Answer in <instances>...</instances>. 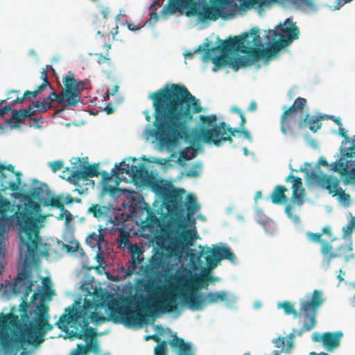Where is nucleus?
Listing matches in <instances>:
<instances>
[{
    "label": "nucleus",
    "mask_w": 355,
    "mask_h": 355,
    "mask_svg": "<svg viewBox=\"0 0 355 355\" xmlns=\"http://www.w3.org/2000/svg\"><path fill=\"white\" fill-rule=\"evenodd\" d=\"M277 307L279 309H283L286 315H293V318H297L300 317L299 311L295 309L294 305L289 301L279 302Z\"/></svg>",
    "instance_id": "40"
},
{
    "label": "nucleus",
    "mask_w": 355,
    "mask_h": 355,
    "mask_svg": "<svg viewBox=\"0 0 355 355\" xmlns=\"http://www.w3.org/2000/svg\"><path fill=\"white\" fill-rule=\"evenodd\" d=\"M281 30L286 34L287 37L276 30H269L266 36L268 48L260 49L257 48L261 45V40L259 36L260 31L258 28H252L250 33H247L249 36L244 42V46L239 49L241 52L246 53L254 60H258L263 57L270 58L275 55L293 40H297L300 34V31L295 23L289 19L284 22Z\"/></svg>",
    "instance_id": "5"
},
{
    "label": "nucleus",
    "mask_w": 355,
    "mask_h": 355,
    "mask_svg": "<svg viewBox=\"0 0 355 355\" xmlns=\"http://www.w3.org/2000/svg\"><path fill=\"white\" fill-rule=\"evenodd\" d=\"M243 6L247 9L256 7L261 10L263 8L272 5L275 0H243Z\"/></svg>",
    "instance_id": "33"
},
{
    "label": "nucleus",
    "mask_w": 355,
    "mask_h": 355,
    "mask_svg": "<svg viewBox=\"0 0 355 355\" xmlns=\"http://www.w3.org/2000/svg\"><path fill=\"white\" fill-rule=\"evenodd\" d=\"M140 172L139 167L137 166H130L129 164H126L125 160L120 163V166L117 164H115L114 168L111 170L112 175H117L119 174H130L132 173L137 175Z\"/></svg>",
    "instance_id": "25"
},
{
    "label": "nucleus",
    "mask_w": 355,
    "mask_h": 355,
    "mask_svg": "<svg viewBox=\"0 0 355 355\" xmlns=\"http://www.w3.org/2000/svg\"><path fill=\"white\" fill-rule=\"evenodd\" d=\"M340 241V239H334L330 241L322 242L320 253L327 266H329L331 261L335 259H342L345 261H348L354 257L352 253V243H343Z\"/></svg>",
    "instance_id": "12"
},
{
    "label": "nucleus",
    "mask_w": 355,
    "mask_h": 355,
    "mask_svg": "<svg viewBox=\"0 0 355 355\" xmlns=\"http://www.w3.org/2000/svg\"><path fill=\"white\" fill-rule=\"evenodd\" d=\"M343 334L341 331L323 333V346L328 352H332L339 347Z\"/></svg>",
    "instance_id": "21"
},
{
    "label": "nucleus",
    "mask_w": 355,
    "mask_h": 355,
    "mask_svg": "<svg viewBox=\"0 0 355 355\" xmlns=\"http://www.w3.org/2000/svg\"><path fill=\"white\" fill-rule=\"evenodd\" d=\"M25 252L26 248H24L21 256L19 249V257L24 259V263L14 279L12 291L15 294H22V302L19 304V311L24 327L20 331L19 340L22 344L37 347L44 341L45 334L52 330L53 325L49 322V306L42 300L40 301L33 311L34 313L33 320H30L31 311H29L28 309L31 304L27 302V299L32 292V286L35 281L28 264L35 261L37 255L33 259L28 261L26 259Z\"/></svg>",
    "instance_id": "3"
},
{
    "label": "nucleus",
    "mask_w": 355,
    "mask_h": 355,
    "mask_svg": "<svg viewBox=\"0 0 355 355\" xmlns=\"http://www.w3.org/2000/svg\"><path fill=\"white\" fill-rule=\"evenodd\" d=\"M324 298L322 292L315 289L309 300H301L300 302V316H303L302 327L299 335L303 332L309 331L317 324V315L319 308L323 304Z\"/></svg>",
    "instance_id": "10"
},
{
    "label": "nucleus",
    "mask_w": 355,
    "mask_h": 355,
    "mask_svg": "<svg viewBox=\"0 0 355 355\" xmlns=\"http://www.w3.org/2000/svg\"><path fill=\"white\" fill-rule=\"evenodd\" d=\"M108 53L106 55H103L102 53H96L95 55L98 57L97 62L98 64H103L110 61V58L108 56Z\"/></svg>",
    "instance_id": "55"
},
{
    "label": "nucleus",
    "mask_w": 355,
    "mask_h": 355,
    "mask_svg": "<svg viewBox=\"0 0 355 355\" xmlns=\"http://www.w3.org/2000/svg\"><path fill=\"white\" fill-rule=\"evenodd\" d=\"M5 165L0 164V190L5 192L8 189H10L17 195V191L19 190L21 185V175L20 171L15 173L16 182L11 181L10 178L4 173ZM15 205L12 204L8 199L5 198L0 193V214L1 215L3 221L6 223V217L8 211H12L15 210Z\"/></svg>",
    "instance_id": "17"
},
{
    "label": "nucleus",
    "mask_w": 355,
    "mask_h": 355,
    "mask_svg": "<svg viewBox=\"0 0 355 355\" xmlns=\"http://www.w3.org/2000/svg\"><path fill=\"white\" fill-rule=\"evenodd\" d=\"M49 65H46L45 69H42L40 71V79L42 80V82H46V80H48V74H47V70H48Z\"/></svg>",
    "instance_id": "61"
},
{
    "label": "nucleus",
    "mask_w": 355,
    "mask_h": 355,
    "mask_svg": "<svg viewBox=\"0 0 355 355\" xmlns=\"http://www.w3.org/2000/svg\"><path fill=\"white\" fill-rule=\"evenodd\" d=\"M196 152L193 148H186L180 153V159L183 160H189L195 157Z\"/></svg>",
    "instance_id": "45"
},
{
    "label": "nucleus",
    "mask_w": 355,
    "mask_h": 355,
    "mask_svg": "<svg viewBox=\"0 0 355 355\" xmlns=\"http://www.w3.org/2000/svg\"><path fill=\"white\" fill-rule=\"evenodd\" d=\"M301 171L305 172L306 178L310 183L327 190L330 194H334V196H338L341 202H348L349 201V195L345 193L343 189L339 187L340 180L336 177L326 175L320 168H318V172L314 170L309 171L308 168Z\"/></svg>",
    "instance_id": "11"
},
{
    "label": "nucleus",
    "mask_w": 355,
    "mask_h": 355,
    "mask_svg": "<svg viewBox=\"0 0 355 355\" xmlns=\"http://www.w3.org/2000/svg\"><path fill=\"white\" fill-rule=\"evenodd\" d=\"M119 88V86L116 85L112 89H107L105 98L109 99L110 96H114L118 92Z\"/></svg>",
    "instance_id": "57"
},
{
    "label": "nucleus",
    "mask_w": 355,
    "mask_h": 355,
    "mask_svg": "<svg viewBox=\"0 0 355 355\" xmlns=\"http://www.w3.org/2000/svg\"><path fill=\"white\" fill-rule=\"evenodd\" d=\"M63 83L65 88L60 94L52 92L43 99L46 103L49 105H51L53 101H58L60 104L67 103L62 108L57 111V113L62 112L66 107L76 106L80 100V91L84 89L85 86L83 81H77L74 78L73 73L71 71L64 77Z\"/></svg>",
    "instance_id": "9"
},
{
    "label": "nucleus",
    "mask_w": 355,
    "mask_h": 355,
    "mask_svg": "<svg viewBox=\"0 0 355 355\" xmlns=\"http://www.w3.org/2000/svg\"><path fill=\"white\" fill-rule=\"evenodd\" d=\"M205 253L207 254L205 257L207 265L211 269L216 268L223 259H227L233 263H235L236 261V256L227 247H219L214 245L212 249L207 248Z\"/></svg>",
    "instance_id": "19"
},
{
    "label": "nucleus",
    "mask_w": 355,
    "mask_h": 355,
    "mask_svg": "<svg viewBox=\"0 0 355 355\" xmlns=\"http://www.w3.org/2000/svg\"><path fill=\"white\" fill-rule=\"evenodd\" d=\"M163 264V257L162 254H155L152 257L150 260V263L148 266H146L144 268V272L146 275L148 277L149 275H153L155 273V269H158Z\"/></svg>",
    "instance_id": "29"
},
{
    "label": "nucleus",
    "mask_w": 355,
    "mask_h": 355,
    "mask_svg": "<svg viewBox=\"0 0 355 355\" xmlns=\"http://www.w3.org/2000/svg\"><path fill=\"white\" fill-rule=\"evenodd\" d=\"M51 105L46 103L43 100L42 101H33L29 105L28 107V109H31V111H33L32 114L33 116L39 112H46L47 110L51 109Z\"/></svg>",
    "instance_id": "36"
},
{
    "label": "nucleus",
    "mask_w": 355,
    "mask_h": 355,
    "mask_svg": "<svg viewBox=\"0 0 355 355\" xmlns=\"http://www.w3.org/2000/svg\"><path fill=\"white\" fill-rule=\"evenodd\" d=\"M49 166L53 173H56L63 167V162L61 160H56L52 162H49Z\"/></svg>",
    "instance_id": "50"
},
{
    "label": "nucleus",
    "mask_w": 355,
    "mask_h": 355,
    "mask_svg": "<svg viewBox=\"0 0 355 355\" xmlns=\"http://www.w3.org/2000/svg\"><path fill=\"white\" fill-rule=\"evenodd\" d=\"M102 227H100L99 233L92 232L86 238V243L92 248L100 246L104 242V235L101 233Z\"/></svg>",
    "instance_id": "35"
},
{
    "label": "nucleus",
    "mask_w": 355,
    "mask_h": 355,
    "mask_svg": "<svg viewBox=\"0 0 355 355\" xmlns=\"http://www.w3.org/2000/svg\"><path fill=\"white\" fill-rule=\"evenodd\" d=\"M67 252H76L80 248V244L77 241H71L69 245H64Z\"/></svg>",
    "instance_id": "52"
},
{
    "label": "nucleus",
    "mask_w": 355,
    "mask_h": 355,
    "mask_svg": "<svg viewBox=\"0 0 355 355\" xmlns=\"http://www.w3.org/2000/svg\"><path fill=\"white\" fill-rule=\"evenodd\" d=\"M187 3V0H170L168 8L171 10V12H174L176 10H179L182 5L186 4Z\"/></svg>",
    "instance_id": "44"
},
{
    "label": "nucleus",
    "mask_w": 355,
    "mask_h": 355,
    "mask_svg": "<svg viewBox=\"0 0 355 355\" xmlns=\"http://www.w3.org/2000/svg\"><path fill=\"white\" fill-rule=\"evenodd\" d=\"M62 196H53L47 197L46 199L43 202V206L55 207L61 210L62 211H67L64 209V203L62 202Z\"/></svg>",
    "instance_id": "37"
},
{
    "label": "nucleus",
    "mask_w": 355,
    "mask_h": 355,
    "mask_svg": "<svg viewBox=\"0 0 355 355\" xmlns=\"http://www.w3.org/2000/svg\"><path fill=\"white\" fill-rule=\"evenodd\" d=\"M104 296L99 294L96 290L93 294H89L84 300L85 308L98 309L103 306Z\"/></svg>",
    "instance_id": "26"
},
{
    "label": "nucleus",
    "mask_w": 355,
    "mask_h": 355,
    "mask_svg": "<svg viewBox=\"0 0 355 355\" xmlns=\"http://www.w3.org/2000/svg\"><path fill=\"white\" fill-rule=\"evenodd\" d=\"M283 110L280 118V129L284 135H295V125H297L300 129L305 128L309 117L306 99L298 97L291 106H284Z\"/></svg>",
    "instance_id": "8"
},
{
    "label": "nucleus",
    "mask_w": 355,
    "mask_h": 355,
    "mask_svg": "<svg viewBox=\"0 0 355 355\" xmlns=\"http://www.w3.org/2000/svg\"><path fill=\"white\" fill-rule=\"evenodd\" d=\"M42 284L46 294L50 295L54 294V291L50 288L51 281L49 278H44L42 281Z\"/></svg>",
    "instance_id": "53"
},
{
    "label": "nucleus",
    "mask_w": 355,
    "mask_h": 355,
    "mask_svg": "<svg viewBox=\"0 0 355 355\" xmlns=\"http://www.w3.org/2000/svg\"><path fill=\"white\" fill-rule=\"evenodd\" d=\"M18 322L17 317L12 315H6L5 316H0V324L8 323L15 325Z\"/></svg>",
    "instance_id": "47"
},
{
    "label": "nucleus",
    "mask_w": 355,
    "mask_h": 355,
    "mask_svg": "<svg viewBox=\"0 0 355 355\" xmlns=\"http://www.w3.org/2000/svg\"><path fill=\"white\" fill-rule=\"evenodd\" d=\"M183 189H177L172 191L168 196V206L171 207L176 216L182 215L187 209L189 216L194 214L200 209L195 195L189 193L187 196V203L183 202L184 194Z\"/></svg>",
    "instance_id": "16"
},
{
    "label": "nucleus",
    "mask_w": 355,
    "mask_h": 355,
    "mask_svg": "<svg viewBox=\"0 0 355 355\" xmlns=\"http://www.w3.org/2000/svg\"><path fill=\"white\" fill-rule=\"evenodd\" d=\"M286 191L287 189L285 186H276L270 196L272 202L275 205L286 202L288 200V198L285 195V192Z\"/></svg>",
    "instance_id": "27"
},
{
    "label": "nucleus",
    "mask_w": 355,
    "mask_h": 355,
    "mask_svg": "<svg viewBox=\"0 0 355 355\" xmlns=\"http://www.w3.org/2000/svg\"><path fill=\"white\" fill-rule=\"evenodd\" d=\"M231 111L233 112L237 113L239 115V116L241 117V121L240 122V127L241 128V134L243 135V137L245 139H248L250 141H252V138L250 133L249 132L248 130H247L246 129L244 128V125L246 123V119H245L243 112L241 111L239 108H238L236 106L232 107L231 108Z\"/></svg>",
    "instance_id": "38"
},
{
    "label": "nucleus",
    "mask_w": 355,
    "mask_h": 355,
    "mask_svg": "<svg viewBox=\"0 0 355 355\" xmlns=\"http://www.w3.org/2000/svg\"><path fill=\"white\" fill-rule=\"evenodd\" d=\"M158 291L160 300L150 305L148 304L150 299L144 297L142 295H135L133 298L136 307L135 310L129 306L116 302L114 306L110 307V318L114 323H122L128 327H138L146 323L148 319L154 318L157 312L171 313L177 310L178 296L192 311L202 310L207 304L223 302L227 299V293L223 291L201 295L196 290H191L189 293L177 295L174 288L166 286Z\"/></svg>",
    "instance_id": "2"
},
{
    "label": "nucleus",
    "mask_w": 355,
    "mask_h": 355,
    "mask_svg": "<svg viewBox=\"0 0 355 355\" xmlns=\"http://www.w3.org/2000/svg\"><path fill=\"white\" fill-rule=\"evenodd\" d=\"M248 36L249 35L248 33H244L242 35L235 36L232 39L229 38L224 41L218 39V41L221 42V45L218 46L220 47V49H218L217 51H220L221 55L214 57L210 55V58L209 59L211 60L214 64L213 71H216L226 65L229 67L230 56L227 55L226 53L232 51L233 49L243 47L244 42Z\"/></svg>",
    "instance_id": "18"
},
{
    "label": "nucleus",
    "mask_w": 355,
    "mask_h": 355,
    "mask_svg": "<svg viewBox=\"0 0 355 355\" xmlns=\"http://www.w3.org/2000/svg\"><path fill=\"white\" fill-rule=\"evenodd\" d=\"M306 124H309V129L315 132L321 128L322 123L320 121V118L315 116H310L309 114Z\"/></svg>",
    "instance_id": "42"
},
{
    "label": "nucleus",
    "mask_w": 355,
    "mask_h": 355,
    "mask_svg": "<svg viewBox=\"0 0 355 355\" xmlns=\"http://www.w3.org/2000/svg\"><path fill=\"white\" fill-rule=\"evenodd\" d=\"M250 64V61L245 56L230 57L229 67L232 68L234 71H237L240 67H246Z\"/></svg>",
    "instance_id": "39"
},
{
    "label": "nucleus",
    "mask_w": 355,
    "mask_h": 355,
    "mask_svg": "<svg viewBox=\"0 0 355 355\" xmlns=\"http://www.w3.org/2000/svg\"><path fill=\"white\" fill-rule=\"evenodd\" d=\"M80 304L76 302V306L72 304L65 309L56 325L71 339L92 338L96 336V331L89 326V322L101 324L105 322L106 318L96 312L97 309L85 308V304L80 306Z\"/></svg>",
    "instance_id": "6"
},
{
    "label": "nucleus",
    "mask_w": 355,
    "mask_h": 355,
    "mask_svg": "<svg viewBox=\"0 0 355 355\" xmlns=\"http://www.w3.org/2000/svg\"><path fill=\"white\" fill-rule=\"evenodd\" d=\"M355 157V139L353 140L352 145L349 148L346 149L345 152L342 153L340 157V165L342 167L343 166L347 167V162H345V158L353 159Z\"/></svg>",
    "instance_id": "41"
},
{
    "label": "nucleus",
    "mask_w": 355,
    "mask_h": 355,
    "mask_svg": "<svg viewBox=\"0 0 355 355\" xmlns=\"http://www.w3.org/2000/svg\"><path fill=\"white\" fill-rule=\"evenodd\" d=\"M130 250L131 259L126 265L127 270L125 272V275L127 276H131L133 275L135 272L138 265L142 261V259L140 258L142 251L137 244L132 245Z\"/></svg>",
    "instance_id": "20"
},
{
    "label": "nucleus",
    "mask_w": 355,
    "mask_h": 355,
    "mask_svg": "<svg viewBox=\"0 0 355 355\" xmlns=\"http://www.w3.org/2000/svg\"><path fill=\"white\" fill-rule=\"evenodd\" d=\"M107 114H111L114 112V108L112 103H109L103 110Z\"/></svg>",
    "instance_id": "63"
},
{
    "label": "nucleus",
    "mask_w": 355,
    "mask_h": 355,
    "mask_svg": "<svg viewBox=\"0 0 355 355\" xmlns=\"http://www.w3.org/2000/svg\"><path fill=\"white\" fill-rule=\"evenodd\" d=\"M154 109L153 126L150 132L163 146L173 147L180 141L191 139L189 123L194 114L202 108L199 99L183 85L168 83L149 95Z\"/></svg>",
    "instance_id": "1"
},
{
    "label": "nucleus",
    "mask_w": 355,
    "mask_h": 355,
    "mask_svg": "<svg viewBox=\"0 0 355 355\" xmlns=\"http://www.w3.org/2000/svg\"><path fill=\"white\" fill-rule=\"evenodd\" d=\"M312 339L315 342H322V343L323 344V342H324L323 334L322 335H320L318 333H314L312 335Z\"/></svg>",
    "instance_id": "62"
},
{
    "label": "nucleus",
    "mask_w": 355,
    "mask_h": 355,
    "mask_svg": "<svg viewBox=\"0 0 355 355\" xmlns=\"http://www.w3.org/2000/svg\"><path fill=\"white\" fill-rule=\"evenodd\" d=\"M286 182L293 183V198L299 201L298 204L302 205L303 202V197L304 195V189L302 187V179L295 177L293 174H290L286 179Z\"/></svg>",
    "instance_id": "22"
},
{
    "label": "nucleus",
    "mask_w": 355,
    "mask_h": 355,
    "mask_svg": "<svg viewBox=\"0 0 355 355\" xmlns=\"http://www.w3.org/2000/svg\"><path fill=\"white\" fill-rule=\"evenodd\" d=\"M78 349L73 352L71 355H87L89 352V347H88L87 344L85 345H78Z\"/></svg>",
    "instance_id": "48"
},
{
    "label": "nucleus",
    "mask_w": 355,
    "mask_h": 355,
    "mask_svg": "<svg viewBox=\"0 0 355 355\" xmlns=\"http://www.w3.org/2000/svg\"><path fill=\"white\" fill-rule=\"evenodd\" d=\"M347 162V167H342L340 165V159L336 164L334 171H339L343 175H346L349 178L352 180L355 181V162L353 163L352 159L345 158Z\"/></svg>",
    "instance_id": "24"
},
{
    "label": "nucleus",
    "mask_w": 355,
    "mask_h": 355,
    "mask_svg": "<svg viewBox=\"0 0 355 355\" xmlns=\"http://www.w3.org/2000/svg\"><path fill=\"white\" fill-rule=\"evenodd\" d=\"M24 97H26V98L32 99V98H35L38 94H37V92H36L35 90L33 91V92L26 90L24 92Z\"/></svg>",
    "instance_id": "59"
},
{
    "label": "nucleus",
    "mask_w": 355,
    "mask_h": 355,
    "mask_svg": "<svg viewBox=\"0 0 355 355\" xmlns=\"http://www.w3.org/2000/svg\"><path fill=\"white\" fill-rule=\"evenodd\" d=\"M307 235L309 238L315 242L320 243L322 244V242H324V241L321 239L322 234L320 233H311L308 232Z\"/></svg>",
    "instance_id": "54"
},
{
    "label": "nucleus",
    "mask_w": 355,
    "mask_h": 355,
    "mask_svg": "<svg viewBox=\"0 0 355 355\" xmlns=\"http://www.w3.org/2000/svg\"><path fill=\"white\" fill-rule=\"evenodd\" d=\"M170 345L172 347L179 349L178 355H194L191 344L185 343L176 334L173 336V340L170 342Z\"/></svg>",
    "instance_id": "23"
},
{
    "label": "nucleus",
    "mask_w": 355,
    "mask_h": 355,
    "mask_svg": "<svg viewBox=\"0 0 355 355\" xmlns=\"http://www.w3.org/2000/svg\"><path fill=\"white\" fill-rule=\"evenodd\" d=\"M297 2L301 3L306 7L315 10L316 9V5L315 4L314 0H293V3L295 4Z\"/></svg>",
    "instance_id": "49"
},
{
    "label": "nucleus",
    "mask_w": 355,
    "mask_h": 355,
    "mask_svg": "<svg viewBox=\"0 0 355 355\" xmlns=\"http://www.w3.org/2000/svg\"><path fill=\"white\" fill-rule=\"evenodd\" d=\"M109 209L105 206H102L98 204H93L88 209L87 213L93 215L94 217L98 220L103 219L107 214Z\"/></svg>",
    "instance_id": "34"
},
{
    "label": "nucleus",
    "mask_w": 355,
    "mask_h": 355,
    "mask_svg": "<svg viewBox=\"0 0 355 355\" xmlns=\"http://www.w3.org/2000/svg\"><path fill=\"white\" fill-rule=\"evenodd\" d=\"M209 42H205L202 45L198 46V47L193 52H188L185 54L186 57H192L194 53L205 51V53L202 56V60L207 61L210 58V53L215 52L218 49H220V46L213 47L211 49H209Z\"/></svg>",
    "instance_id": "31"
},
{
    "label": "nucleus",
    "mask_w": 355,
    "mask_h": 355,
    "mask_svg": "<svg viewBox=\"0 0 355 355\" xmlns=\"http://www.w3.org/2000/svg\"><path fill=\"white\" fill-rule=\"evenodd\" d=\"M196 168L200 169V165H196L191 169L187 171V176L188 177H198L199 175V171L196 170Z\"/></svg>",
    "instance_id": "56"
},
{
    "label": "nucleus",
    "mask_w": 355,
    "mask_h": 355,
    "mask_svg": "<svg viewBox=\"0 0 355 355\" xmlns=\"http://www.w3.org/2000/svg\"><path fill=\"white\" fill-rule=\"evenodd\" d=\"M72 172L67 180L75 186H79L81 180L100 175L98 164L89 165L88 157H73L71 160Z\"/></svg>",
    "instance_id": "14"
},
{
    "label": "nucleus",
    "mask_w": 355,
    "mask_h": 355,
    "mask_svg": "<svg viewBox=\"0 0 355 355\" xmlns=\"http://www.w3.org/2000/svg\"><path fill=\"white\" fill-rule=\"evenodd\" d=\"M355 229V216H352L349 223L344 226L343 230V237H351V235Z\"/></svg>",
    "instance_id": "43"
},
{
    "label": "nucleus",
    "mask_w": 355,
    "mask_h": 355,
    "mask_svg": "<svg viewBox=\"0 0 355 355\" xmlns=\"http://www.w3.org/2000/svg\"><path fill=\"white\" fill-rule=\"evenodd\" d=\"M17 196L21 198V204L17 205L12 215L6 217V223H15L17 227L20 254L26 248V259L29 261L35 257L41 242L40 229L45 219V216L40 214L41 204L51 196V192L47 184L43 183L35 187L30 194L18 193Z\"/></svg>",
    "instance_id": "4"
},
{
    "label": "nucleus",
    "mask_w": 355,
    "mask_h": 355,
    "mask_svg": "<svg viewBox=\"0 0 355 355\" xmlns=\"http://www.w3.org/2000/svg\"><path fill=\"white\" fill-rule=\"evenodd\" d=\"M217 116L216 114L200 115L199 116V129H194L197 139L206 144H214L220 146L223 143L232 142V137L237 133H241V128H231L225 122L216 124Z\"/></svg>",
    "instance_id": "7"
},
{
    "label": "nucleus",
    "mask_w": 355,
    "mask_h": 355,
    "mask_svg": "<svg viewBox=\"0 0 355 355\" xmlns=\"http://www.w3.org/2000/svg\"><path fill=\"white\" fill-rule=\"evenodd\" d=\"M227 0H217L214 3L208 6L203 5L202 10H200L196 5L192 4L187 12V16H197L200 21H216L219 17L227 19L230 15L225 12V4Z\"/></svg>",
    "instance_id": "15"
},
{
    "label": "nucleus",
    "mask_w": 355,
    "mask_h": 355,
    "mask_svg": "<svg viewBox=\"0 0 355 355\" xmlns=\"http://www.w3.org/2000/svg\"><path fill=\"white\" fill-rule=\"evenodd\" d=\"M295 337L293 334H290L288 336V338L284 336H279L272 340V343L275 347L282 348L281 350H284V347L286 345V352H289L291 347H293V339Z\"/></svg>",
    "instance_id": "32"
},
{
    "label": "nucleus",
    "mask_w": 355,
    "mask_h": 355,
    "mask_svg": "<svg viewBox=\"0 0 355 355\" xmlns=\"http://www.w3.org/2000/svg\"><path fill=\"white\" fill-rule=\"evenodd\" d=\"M12 110L10 105H6L0 109V116H3L10 111L12 112Z\"/></svg>",
    "instance_id": "64"
},
{
    "label": "nucleus",
    "mask_w": 355,
    "mask_h": 355,
    "mask_svg": "<svg viewBox=\"0 0 355 355\" xmlns=\"http://www.w3.org/2000/svg\"><path fill=\"white\" fill-rule=\"evenodd\" d=\"M88 339H90V342L87 343L88 347H89V352L93 351L94 352H96V353L98 352V351H99L98 345L97 343V341L95 339V337H94L92 338H88L86 340H87Z\"/></svg>",
    "instance_id": "51"
},
{
    "label": "nucleus",
    "mask_w": 355,
    "mask_h": 355,
    "mask_svg": "<svg viewBox=\"0 0 355 355\" xmlns=\"http://www.w3.org/2000/svg\"><path fill=\"white\" fill-rule=\"evenodd\" d=\"M156 279L153 277H148L147 280L139 279L137 282V287L140 291H146L150 296L155 293Z\"/></svg>",
    "instance_id": "28"
},
{
    "label": "nucleus",
    "mask_w": 355,
    "mask_h": 355,
    "mask_svg": "<svg viewBox=\"0 0 355 355\" xmlns=\"http://www.w3.org/2000/svg\"><path fill=\"white\" fill-rule=\"evenodd\" d=\"M196 233L192 230H187L182 232H175L167 233L163 236L162 248L169 256L180 254L186 245H192Z\"/></svg>",
    "instance_id": "13"
},
{
    "label": "nucleus",
    "mask_w": 355,
    "mask_h": 355,
    "mask_svg": "<svg viewBox=\"0 0 355 355\" xmlns=\"http://www.w3.org/2000/svg\"><path fill=\"white\" fill-rule=\"evenodd\" d=\"M33 122V126L37 128H40L42 127V125L44 123V119L42 117L40 118H32L30 119Z\"/></svg>",
    "instance_id": "58"
},
{
    "label": "nucleus",
    "mask_w": 355,
    "mask_h": 355,
    "mask_svg": "<svg viewBox=\"0 0 355 355\" xmlns=\"http://www.w3.org/2000/svg\"><path fill=\"white\" fill-rule=\"evenodd\" d=\"M33 111H31V109H21L19 110H12V116L10 119V121L14 123H21L25 121L26 119H31L33 116Z\"/></svg>",
    "instance_id": "30"
},
{
    "label": "nucleus",
    "mask_w": 355,
    "mask_h": 355,
    "mask_svg": "<svg viewBox=\"0 0 355 355\" xmlns=\"http://www.w3.org/2000/svg\"><path fill=\"white\" fill-rule=\"evenodd\" d=\"M47 86H49L50 88H52L51 85L49 82V80H46V82H42V83L39 85L37 87V89H35L36 92H37V94L42 92Z\"/></svg>",
    "instance_id": "60"
},
{
    "label": "nucleus",
    "mask_w": 355,
    "mask_h": 355,
    "mask_svg": "<svg viewBox=\"0 0 355 355\" xmlns=\"http://www.w3.org/2000/svg\"><path fill=\"white\" fill-rule=\"evenodd\" d=\"M167 346L166 342L163 340L161 344L157 345L154 349V355H166Z\"/></svg>",
    "instance_id": "46"
}]
</instances>
